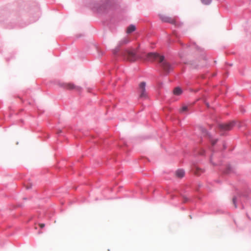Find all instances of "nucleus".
I'll return each mask as SVG.
<instances>
[{"instance_id":"cd10ccee","label":"nucleus","mask_w":251,"mask_h":251,"mask_svg":"<svg viewBox=\"0 0 251 251\" xmlns=\"http://www.w3.org/2000/svg\"><path fill=\"white\" fill-rule=\"evenodd\" d=\"M190 201L189 199L187 198V197H184V202H189Z\"/></svg>"},{"instance_id":"72a5a7b5","label":"nucleus","mask_w":251,"mask_h":251,"mask_svg":"<svg viewBox=\"0 0 251 251\" xmlns=\"http://www.w3.org/2000/svg\"><path fill=\"white\" fill-rule=\"evenodd\" d=\"M31 187H32V185H30L29 186H27L26 189H27V190H29V189H31Z\"/></svg>"},{"instance_id":"58836bf2","label":"nucleus","mask_w":251,"mask_h":251,"mask_svg":"<svg viewBox=\"0 0 251 251\" xmlns=\"http://www.w3.org/2000/svg\"><path fill=\"white\" fill-rule=\"evenodd\" d=\"M227 64H228L227 63H226ZM228 65L230 66H232L233 65V64L232 63H229L228 64Z\"/></svg>"},{"instance_id":"4c0bfd02","label":"nucleus","mask_w":251,"mask_h":251,"mask_svg":"<svg viewBox=\"0 0 251 251\" xmlns=\"http://www.w3.org/2000/svg\"><path fill=\"white\" fill-rule=\"evenodd\" d=\"M27 25L28 24H25L24 25L20 26V27H24L26 25Z\"/></svg>"},{"instance_id":"a211bd4d","label":"nucleus","mask_w":251,"mask_h":251,"mask_svg":"<svg viewBox=\"0 0 251 251\" xmlns=\"http://www.w3.org/2000/svg\"><path fill=\"white\" fill-rule=\"evenodd\" d=\"M121 46L118 44L115 48L112 50V53L114 55H116L120 50Z\"/></svg>"},{"instance_id":"2f4dec72","label":"nucleus","mask_w":251,"mask_h":251,"mask_svg":"<svg viewBox=\"0 0 251 251\" xmlns=\"http://www.w3.org/2000/svg\"><path fill=\"white\" fill-rule=\"evenodd\" d=\"M215 182H216L217 183H219V184L222 183V181L220 180H218V179L216 180Z\"/></svg>"},{"instance_id":"6e6552de","label":"nucleus","mask_w":251,"mask_h":251,"mask_svg":"<svg viewBox=\"0 0 251 251\" xmlns=\"http://www.w3.org/2000/svg\"><path fill=\"white\" fill-rule=\"evenodd\" d=\"M146 85L147 84L145 81H142L139 84V88L140 91L139 97L140 99H146L148 98L146 90Z\"/></svg>"},{"instance_id":"79ce46f5","label":"nucleus","mask_w":251,"mask_h":251,"mask_svg":"<svg viewBox=\"0 0 251 251\" xmlns=\"http://www.w3.org/2000/svg\"><path fill=\"white\" fill-rule=\"evenodd\" d=\"M242 209H243L244 208V206L243 205V204H242Z\"/></svg>"},{"instance_id":"c85d7f7f","label":"nucleus","mask_w":251,"mask_h":251,"mask_svg":"<svg viewBox=\"0 0 251 251\" xmlns=\"http://www.w3.org/2000/svg\"><path fill=\"white\" fill-rule=\"evenodd\" d=\"M39 226L41 229L43 228L45 226V224H40Z\"/></svg>"},{"instance_id":"aec40b11","label":"nucleus","mask_w":251,"mask_h":251,"mask_svg":"<svg viewBox=\"0 0 251 251\" xmlns=\"http://www.w3.org/2000/svg\"><path fill=\"white\" fill-rule=\"evenodd\" d=\"M54 211L53 209H51L50 212L49 211H46L45 213V215L46 216L49 217V218H51V216H52L54 215Z\"/></svg>"},{"instance_id":"393cba45","label":"nucleus","mask_w":251,"mask_h":251,"mask_svg":"<svg viewBox=\"0 0 251 251\" xmlns=\"http://www.w3.org/2000/svg\"><path fill=\"white\" fill-rule=\"evenodd\" d=\"M56 134L58 135V136H63L64 135V132L63 131L60 129H57V132H56Z\"/></svg>"},{"instance_id":"6ab92c4d","label":"nucleus","mask_w":251,"mask_h":251,"mask_svg":"<svg viewBox=\"0 0 251 251\" xmlns=\"http://www.w3.org/2000/svg\"><path fill=\"white\" fill-rule=\"evenodd\" d=\"M189 111L188 107L187 105H184L179 109V113L181 114L185 112Z\"/></svg>"},{"instance_id":"37998d69","label":"nucleus","mask_w":251,"mask_h":251,"mask_svg":"<svg viewBox=\"0 0 251 251\" xmlns=\"http://www.w3.org/2000/svg\"><path fill=\"white\" fill-rule=\"evenodd\" d=\"M181 209L182 210H185V207H182L181 208Z\"/></svg>"},{"instance_id":"412c9836","label":"nucleus","mask_w":251,"mask_h":251,"mask_svg":"<svg viewBox=\"0 0 251 251\" xmlns=\"http://www.w3.org/2000/svg\"><path fill=\"white\" fill-rule=\"evenodd\" d=\"M226 213V211H225L222 209H218L214 212L215 214H217V215L218 214H225Z\"/></svg>"},{"instance_id":"4468645a","label":"nucleus","mask_w":251,"mask_h":251,"mask_svg":"<svg viewBox=\"0 0 251 251\" xmlns=\"http://www.w3.org/2000/svg\"><path fill=\"white\" fill-rule=\"evenodd\" d=\"M35 10H36V12H35V16L33 15V19L32 21V22H35L36 21H37L40 18V9L39 8L38 6H37L35 7Z\"/></svg>"},{"instance_id":"b1692460","label":"nucleus","mask_w":251,"mask_h":251,"mask_svg":"<svg viewBox=\"0 0 251 251\" xmlns=\"http://www.w3.org/2000/svg\"><path fill=\"white\" fill-rule=\"evenodd\" d=\"M232 202L234 204V207L235 208H237V198L236 196H234L232 198Z\"/></svg>"},{"instance_id":"de8ad7c7","label":"nucleus","mask_w":251,"mask_h":251,"mask_svg":"<svg viewBox=\"0 0 251 251\" xmlns=\"http://www.w3.org/2000/svg\"><path fill=\"white\" fill-rule=\"evenodd\" d=\"M35 229H37V226H35Z\"/></svg>"},{"instance_id":"7ed1b4c3","label":"nucleus","mask_w":251,"mask_h":251,"mask_svg":"<svg viewBox=\"0 0 251 251\" xmlns=\"http://www.w3.org/2000/svg\"><path fill=\"white\" fill-rule=\"evenodd\" d=\"M199 130L202 134L203 137L206 138L211 146L214 147L218 142L219 139L214 136L202 126H199Z\"/></svg>"},{"instance_id":"423d86ee","label":"nucleus","mask_w":251,"mask_h":251,"mask_svg":"<svg viewBox=\"0 0 251 251\" xmlns=\"http://www.w3.org/2000/svg\"><path fill=\"white\" fill-rule=\"evenodd\" d=\"M240 197L245 199L247 202L251 204V189L249 188H245L242 192L238 194Z\"/></svg>"},{"instance_id":"2eb2a0df","label":"nucleus","mask_w":251,"mask_h":251,"mask_svg":"<svg viewBox=\"0 0 251 251\" xmlns=\"http://www.w3.org/2000/svg\"><path fill=\"white\" fill-rule=\"evenodd\" d=\"M233 172V168L230 164H228L224 171V174L228 175Z\"/></svg>"},{"instance_id":"9d476101","label":"nucleus","mask_w":251,"mask_h":251,"mask_svg":"<svg viewBox=\"0 0 251 251\" xmlns=\"http://www.w3.org/2000/svg\"><path fill=\"white\" fill-rule=\"evenodd\" d=\"M185 172L184 169L179 168L176 171L175 175L176 176L179 178H182L185 176Z\"/></svg>"},{"instance_id":"ea45409f","label":"nucleus","mask_w":251,"mask_h":251,"mask_svg":"<svg viewBox=\"0 0 251 251\" xmlns=\"http://www.w3.org/2000/svg\"><path fill=\"white\" fill-rule=\"evenodd\" d=\"M42 233V232L40 231V230L38 232V234H41Z\"/></svg>"},{"instance_id":"bb28decb","label":"nucleus","mask_w":251,"mask_h":251,"mask_svg":"<svg viewBox=\"0 0 251 251\" xmlns=\"http://www.w3.org/2000/svg\"><path fill=\"white\" fill-rule=\"evenodd\" d=\"M151 138V136H144L141 137V139L142 140H147V139H150Z\"/></svg>"},{"instance_id":"9b49d317","label":"nucleus","mask_w":251,"mask_h":251,"mask_svg":"<svg viewBox=\"0 0 251 251\" xmlns=\"http://www.w3.org/2000/svg\"><path fill=\"white\" fill-rule=\"evenodd\" d=\"M192 171L196 175H200L204 172V170L196 165H194L192 167Z\"/></svg>"},{"instance_id":"f8f14e48","label":"nucleus","mask_w":251,"mask_h":251,"mask_svg":"<svg viewBox=\"0 0 251 251\" xmlns=\"http://www.w3.org/2000/svg\"><path fill=\"white\" fill-rule=\"evenodd\" d=\"M129 55L130 56V61L131 62H134L136 61L138 58V55L137 53L133 50L130 51L129 52Z\"/></svg>"},{"instance_id":"f704fd0d","label":"nucleus","mask_w":251,"mask_h":251,"mask_svg":"<svg viewBox=\"0 0 251 251\" xmlns=\"http://www.w3.org/2000/svg\"><path fill=\"white\" fill-rule=\"evenodd\" d=\"M206 105L207 107H210V104L209 102H206Z\"/></svg>"},{"instance_id":"c03bdc74","label":"nucleus","mask_w":251,"mask_h":251,"mask_svg":"<svg viewBox=\"0 0 251 251\" xmlns=\"http://www.w3.org/2000/svg\"><path fill=\"white\" fill-rule=\"evenodd\" d=\"M23 199L25 200H27V198H24Z\"/></svg>"},{"instance_id":"49530a36","label":"nucleus","mask_w":251,"mask_h":251,"mask_svg":"<svg viewBox=\"0 0 251 251\" xmlns=\"http://www.w3.org/2000/svg\"><path fill=\"white\" fill-rule=\"evenodd\" d=\"M94 47H95V48L96 49H97V47L96 46V45H95V46H94Z\"/></svg>"},{"instance_id":"ddd939ff","label":"nucleus","mask_w":251,"mask_h":251,"mask_svg":"<svg viewBox=\"0 0 251 251\" xmlns=\"http://www.w3.org/2000/svg\"><path fill=\"white\" fill-rule=\"evenodd\" d=\"M183 90L180 86L176 87L173 91V94L175 96H179L182 94Z\"/></svg>"},{"instance_id":"c756f323","label":"nucleus","mask_w":251,"mask_h":251,"mask_svg":"<svg viewBox=\"0 0 251 251\" xmlns=\"http://www.w3.org/2000/svg\"><path fill=\"white\" fill-rule=\"evenodd\" d=\"M211 157H212V156H211ZM210 163H211V164H212V165H213V166H216V165H217V164H216V163H215L213 162L212 161V158H210Z\"/></svg>"},{"instance_id":"dca6fc26","label":"nucleus","mask_w":251,"mask_h":251,"mask_svg":"<svg viewBox=\"0 0 251 251\" xmlns=\"http://www.w3.org/2000/svg\"><path fill=\"white\" fill-rule=\"evenodd\" d=\"M136 30V25L134 24H130L126 29V33L127 34H130Z\"/></svg>"},{"instance_id":"4be33fe9","label":"nucleus","mask_w":251,"mask_h":251,"mask_svg":"<svg viewBox=\"0 0 251 251\" xmlns=\"http://www.w3.org/2000/svg\"><path fill=\"white\" fill-rule=\"evenodd\" d=\"M212 0H201V3L203 5H208L211 4Z\"/></svg>"},{"instance_id":"1a4fd4ad","label":"nucleus","mask_w":251,"mask_h":251,"mask_svg":"<svg viewBox=\"0 0 251 251\" xmlns=\"http://www.w3.org/2000/svg\"><path fill=\"white\" fill-rule=\"evenodd\" d=\"M30 90H28L26 92L24 93L23 96L22 97H19V98L21 100L22 102L25 104L31 105L32 104V102L30 101L28 99H27L28 95H29Z\"/></svg>"},{"instance_id":"5701e85b","label":"nucleus","mask_w":251,"mask_h":251,"mask_svg":"<svg viewBox=\"0 0 251 251\" xmlns=\"http://www.w3.org/2000/svg\"><path fill=\"white\" fill-rule=\"evenodd\" d=\"M17 26V25L16 24H11V23H10L9 24H8L5 25L6 28H9V29L15 28Z\"/></svg>"},{"instance_id":"f257e3e1","label":"nucleus","mask_w":251,"mask_h":251,"mask_svg":"<svg viewBox=\"0 0 251 251\" xmlns=\"http://www.w3.org/2000/svg\"><path fill=\"white\" fill-rule=\"evenodd\" d=\"M120 8L119 0H94L91 3V9L100 15H106Z\"/></svg>"},{"instance_id":"c9c22d12","label":"nucleus","mask_w":251,"mask_h":251,"mask_svg":"<svg viewBox=\"0 0 251 251\" xmlns=\"http://www.w3.org/2000/svg\"><path fill=\"white\" fill-rule=\"evenodd\" d=\"M81 36H82L81 34L78 35L76 36V38H79L80 37H81Z\"/></svg>"},{"instance_id":"39448f33","label":"nucleus","mask_w":251,"mask_h":251,"mask_svg":"<svg viewBox=\"0 0 251 251\" xmlns=\"http://www.w3.org/2000/svg\"><path fill=\"white\" fill-rule=\"evenodd\" d=\"M158 16L162 22L171 24L174 25L176 27H179L183 25L182 23H178L175 19H172L168 16L159 14Z\"/></svg>"},{"instance_id":"0eeeda50","label":"nucleus","mask_w":251,"mask_h":251,"mask_svg":"<svg viewBox=\"0 0 251 251\" xmlns=\"http://www.w3.org/2000/svg\"><path fill=\"white\" fill-rule=\"evenodd\" d=\"M59 85L60 87L66 88L68 89H75L78 92H81L82 90V88L78 86L75 85L74 83H67L64 82H59Z\"/></svg>"},{"instance_id":"a19ab883","label":"nucleus","mask_w":251,"mask_h":251,"mask_svg":"<svg viewBox=\"0 0 251 251\" xmlns=\"http://www.w3.org/2000/svg\"><path fill=\"white\" fill-rule=\"evenodd\" d=\"M244 30L246 33H248V30L246 28H244Z\"/></svg>"},{"instance_id":"e433bc0d","label":"nucleus","mask_w":251,"mask_h":251,"mask_svg":"<svg viewBox=\"0 0 251 251\" xmlns=\"http://www.w3.org/2000/svg\"><path fill=\"white\" fill-rule=\"evenodd\" d=\"M217 75V73H214L213 75H212V76L213 77H215Z\"/></svg>"},{"instance_id":"f3484780","label":"nucleus","mask_w":251,"mask_h":251,"mask_svg":"<svg viewBox=\"0 0 251 251\" xmlns=\"http://www.w3.org/2000/svg\"><path fill=\"white\" fill-rule=\"evenodd\" d=\"M130 42V40L126 37H125L119 42L118 44L121 46L123 45H126Z\"/></svg>"},{"instance_id":"a18cd8bd","label":"nucleus","mask_w":251,"mask_h":251,"mask_svg":"<svg viewBox=\"0 0 251 251\" xmlns=\"http://www.w3.org/2000/svg\"><path fill=\"white\" fill-rule=\"evenodd\" d=\"M189 216H190V218H191V219H192V215H189Z\"/></svg>"},{"instance_id":"473e14b6","label":"nucleus","mask_w":251,"mask_h":251,"mask_svg":"<svg viewBox=\"0 0 251 251\" xmlns=\"http://www.w3.org/2000/svg\"><path fill=\"white\" fill-rule=\"evenodd\" d=\"M246 216L247 217H248V218L251 221V218L250 217V216L249 215L248 213L247 212L246 213Z\"/></svg>"},{"instance_id":"a878e982","label":"nucleus","mask_w":251,"mask_h":251,"mask_svg":"<svg viewBox=\"0 0 251 251\" xmlns=\"http://www.w3.org/2000/svg\"><path fill=\"white\" fill-rule=\"evenodd\" d=\"M223 150H226L227 149V145H226V143L225 141H223Z\"/></svg>"},{"instance_id":"7c9ffc66","label":"nucleus","mask_w":251,"mask_h":251,"mask_svg":"<svg viewBox=\"0 0 251 251\" xmlns=\"http://www.w3.org/2000/svg\"><path fill=\"white\" fill-rule=\"evenodd\" d=\"M12 58H13V56H11L10 58H6V60L7 62H9Z\"/></svg>"},{"instance_id":"20e7f679","label":"nucleus","mask_w":251,"mask_h":251,"mask_svg":"<svg viewBox=\"0 0 251 251\" xmlns=\"http://www.w3.org/2000/svg\"><path fill=\"white\" fill-rule=\"evenodd\" d=\"M236 124V121L235 120L231 121L227 123H221L218 125L219 129L222 132V135L226 136V131L231 130Z\"/></svg>"},{"instance_id":"f03ea898","label":"nucleus","mask_w":251,"mask_h":251,"mask_svg":"<svg viewBox=\"0 0 251 251\" xmlns=\"http://www.w3.org/2000/svg\"><path fill=\"white\" fill-rule=\"evenodd\" d=\"M149 57L152 61L157 63L166 75L173 70L172 65L166 60L164 54H160L156 52H151L149 53Z\"/></svg>"}]
</instances>
